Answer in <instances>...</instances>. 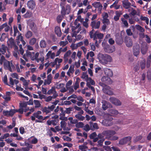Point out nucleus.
<instances>
[{
    "mask_svg": "<svg viewBox=\"0 0 151 151\" xmlns=\"http://www.w3.org/2000/svg\"><path fill=\"white\" fill-rule=\"evenodd\" d=\"M3 65L5 70H9L10 72H12V68L14 69L15 68L14 65L12 63H10L9 61L6 60L4 62Z\"/></svg>",
    "mask_w": 151,
    "mask_h": 151,
    "instance_id": "4",
    "label": "nucleus"
},
{
    "mask_svg": "<svg viewBox=\"0 0 151 151\" xmlns=\"http://www.w3.org/2000/svg\"><path fill=\"white\" fill-rule=\"evenodd\" d=\"M94 55V53L93 51H91L89 52H88L86 55V59L88 60L89 56H90L91 58H93Z\"/></svg>",
    "mask_w": 151,
    "mask_h": 151,
    "instance_id": "33",
    "label": "nucleus"
},
{
    "mask_svg": "<svg viewBox=\"0 0 151 151\" xmlns=\"http://www.w3.org/2000/svg\"><path fill=\"white\" fill-rule=\"evenodd\" d=\"M121 21L124 27H128V24L127 20L124 18H121Z\"/></svg>",
    "mask_w": 151,
    "mask_h": 151,
    "instance_id": "30",
    "label": "nucleus"
},
{
    "mask_svg": "<svg viewBox=\"0 0 151 151\" xmlns=\"http://www.w3.org/2000/svg\"><path fill=\"white\" fill-rule=\"evenodd\" d=\"M42 114V112L41 111H38L37 112L34 113L33 114V116L31 117V120L33 121L35 120V118L38 119L39 120H35L36 122H42V119H43V116L40 115Z\"/></svg>",
    "mask_w": 151,
    "mask_h": 151,
    "instance_id": "3",
    "label": "nucleus"
},
{
    "mask_svg": "<svg viewBox=\"0 0 151 151\" xmlns=\"http://www.w3.org/2000/svg\"><path fill=\"white\" fill-rule=\"evenodd\" d=\"M81 78L83 79H85L86 81H88L89 78L88 77V76L87 74L86 73L83 72L81 77Z\"/></svg>",
    "mask_w": 151,
    "mask_h": 151,
    "instance_id": "31",
    "label": "nucleus"
},
{
    "mask_svg": "<svg viewBox=\"0 0 151 151\" xmlns=\"http://www.w3.org/2000/svg\"><path fill=\"white\" fill-rule=\"evenodd\" d=\"M145 41L148 43H150L151 42V40L149 37L147 35H145Z\"/></svg>",
    "mask_w": 151,
    "mask_h": 151,
    "instance_id": "57",
    "label": "nucleus"
},
{
    "mask_svg": "<svg viewBox=\"0 0 151 151\" xmlns=\"http://www.w3.org/2000/svg\"><path fill=\"white\" fill-rule=\"evenodd\" d=\"M60 6L62 8L61 11V13L62 15H58L56 18L57 21L58 23L61 22L66 14V10L65 9L63 3H60Z\"/></svg>",
    "mask_w": 151,
    "mask_h": 151,
    "instance_id": "2",
    "label": "nucleus"
},
{
    "mask_svg": "<svg viewBox=\"0 0 151 151\" xmlns=\"http://www.w3.org/2000/svg\"><path fill=\"white\" fill-rule=\"evenodd\" d=\"M3 81L6 85L10 86L9 85L7 82V78L6 75H5L4 76Z\"/></svg>",
    "mask_w": 151,
    "mask_h": 151,
    "instance_id": "56",
    "label": "nucleus"
},
{
    "mask_svg": "<svg viewBox=\"0 0 151 151\" xmlns=\"http://www.w3.org/2000/svg\"><path fill=\"white\" fill-rule=\"evenodd\" d=\"M51 51H49L47 53V54L46 55V60H47L49 59L50 57V55L51 54Z\"/></svg>",
    "mask_w": 151,
    "mask_h": 151,
    "instance_id": "62",
    "label": "nucleus"
},
{
    "mask_svg": "<svg viewBox=\"0 0 151 151\" xmlns=\"http://www.w3.org/2000/svg\"><path fill=\"white\" fill-rule=\"evenodd\" d=\"M98 58L100 62L104 65L111 62L112 60L111 57L107 54L100 53L98 55Z\"/></svg>",
    "mask_w": 151,
    "mask_h": 151,
    "instance_id": "1",
    "label": "nucleus"
},
{
    "mask_svg": "<svg viewBox=\"0 0 151 151\" xmlns=\"http://www.w3.org/2000/svg\"><path fill=\"white\" fill-rule=\"evenodd\" d=\"M69 91V92L70 94H72L74 91L73 87L72 86L70 87L67 86V91Z\"/></svg>",
    "mask_w": 151,
    "mask_h": 151,
    "instance_id": "41",
    "label": "nucleus"
},
{
    "mask_svg": "<svg viewBox=\"0 0 151 151\" xmlns=\"http://www.w3.org/2000/svg\"><path fill=\"white\" fill-rule=\"evenodd\" d=\"M132 139V137L130 136L125 137L119 141V144L120 145H124L127 143L130 142Z\"/></svg>",
    "mask_w": 151,
    "mask_h": 151,
    "instance_id": "7",
    "label": "nucleus"
},
{
    "mask_svg": "<svg viewBox=\"0 0 151 151\" xmlns=\"http://www.w3.org/2000/svg\"><path fill=\"white\" fill-rule=\"evenodd\" d=\"M25 54L27 57V58H30L32 60V58L33 57V56H32V54L30 52L27 50Z\"/></svg>",
    "mask_w": 151,
    "mask_h": 151,
    "instance_id": "44",
    "label": "nucleus"
},
{
    "mask_svg": "<svg viewBox=\"0 0 151 151\" xmlns=\"http://www.w3.org/2000/svg\"><path fill=\"white\" fill-rule=\"evenodd\" d=\"M101 4L100 2H95L92 4L93 6L95 7V8H97Z\"/></svg>",
    "mask_w": 151,
    "mask_h": 151,
    "instance_id": "46",
    "label": "nucleus"
},
{
    "mask_svg": "<svg viewBox=\"0 0 151 151\" xmlns=\"http://www.w3.org/2000/svg\"><path fill=\"white\" fill-rule=\"evenodd\" d=\"M126 32L128 36H132L133 35V33L132 32L130 28L127 29L126 30Z\"/></svg>",
    "mask_w": 151,
    "mask_h": 151,
    "instance_id": "52",
    "label": "nucleus"
},
{
    "mask_svg": "<svg viewBox=\"0 0 151 151\" xmlns=\"http://www.w3.org/2000/svg\"><path fill=\"white\" fill-rule=\"evenodd\" d=\"M135 27L136 29L140 32H145V30L144 28L139 25H136Z\"/></svg>",
    "mask_w": 151,
    "mask_h": 151,
    "instance_id": "29",
    "label": "nucleus"
},
{
    "mask_svg": "<svg viewBox=\"0 0 151 151\" xmlns=\"http://www.w3.org/2000/svg\"><path fill=\"white\" fill-rule=\"evenodd\" d=\"M124 42L127 46L129 47L132 45V41L130 37L129 36H126L124 39Z\"/></svg>",
    "mask_w": 151,
    "mask_h": 151,
    "instance_id": "11",
    "label": "nucleus"
},
{
    "mask_svg": "<svg viewBox=\"0 0 151 151\" xmlns=\"http://www.w3.org/2000/svg\"><path fill=\"white\" fill-rule=\"evenodd\" d=\"M75 117L80 121H83L85 118L84 116L79 114H77L76 115Z\"/></svg>",
    "mask_w": 151,
    "mask_h": 151,
    "instance_id": "32",
    "label": "nucleus"
},
{
    "mask_svg": "<svg viewBox=\"0 0 151 151\" xmlns=\"http://www.w3.org/2000/svg\"><path fill=\"white\" fill-rule=\"evenodd\" d=\"M110 105V104L109 103H108L106 101H105L104 103H103L102 105V108L104 110H105L108 108V105Z\"/></svg>",
    "mask_w": 151,
    "mask_h": 151,
    "instance_id": "26",
    "label": "nucleus"
},
{
    "mask_svg": "<svg viewBox=\"0 0 151 151\" xmlns=\"http://www.w3.org/2000/svg\"><path fill=\"white\" fill-rule=\"evenodd\" d=\"M113 119V118H111L109 120L108 119L105 120V121L103 122L104 125L106 127L111 126L112 124V122H111V121Z\"/></svg>",
    "mask_w": 151,
    "mask_h": 151,
    "instance_id": "21",
    "label": "nucleus"
},
{
    "mask_svg": "<svg viewBox=\"0 0 151 151\" xmlns=\"http://www.w3.org/2000/svg\"><path fill=\"white\" fill-rule=\"evenodd\" d=\"M84 127L83 129L86 131H88L91 129L90 127L88 124H86Z\"/></svg>",
    "mask_w": 151,
    "mask_h": 151,
    "instance_id": "54",
    "label": "nucleus"
},
{
    "mask_svg": "<svg viewBox=\"0 0 151 151\" xmlns=\"http://www.w3.org/2000/svg\"><path fill=\"white\" fill-rule=\"evenodd\" d=\"M133 52L134 55L136 56L139 55L140 52V47L138 45H136L133 47Z\"/></svg>",
    "mask_w": 151,
    "mask_h": 151,
    "instance_id": "14",
    "label": "nucleus"
},
{
    "mask_svg": "<svg viewBox=\"0 0 151 151\" xmlns=\"http://www.w3.org/2000/svg\"><path fill=\"white\" fill-rule=\"evenodd\" d=\"M102 15L103 19L108 18L109 17L108 14L107 12H104V13L102 14Z\"/></svg>",
    "mask_w": 151,
    "mask_h": 151,
    "instance_id": "63",
    "label": "nucleus"
},
{
    "mask_svg": "<svg viewBox=\"0 0 151 151\" xmlns=\"http://www.w3.org/2000/svg\"><path fill=\"white\" fill-rule=\"evenodd\" d=\"M17 112H19L21 114H23V111L22 108L21 107L20 109H11L9 111V116H12L14 115L15 113Z\"/></svg>",
    "mask_w": 151,
    "mask_h": 151,
    "instance_id": "13",
    "label": "nucleus"
},
{
    "mask_svg": "<svg viewBox=\"0 0 151 151\" xmlns=\"http://www.w3.org/2000/svg\"><path fill=\"white\" fill-rule=\"evenodd\" d=\"M37 39L35 38L31 39L29 41V44L30 45H34L36 42Z\"/></svg>",
    "mask_w": 151,
    "mask_h": 151,
    "instance_id": "34",
    "label": "nucleus"
},
{
    "mask_svg": "<svg viewBox=\"0 0 151 151\" xmlns=\"http://www.w3.org/2000/svg\"><path fill=\"white\" fill-rule=\"evenodd\" d=\"M7 43L9 47L12 48L13 47V46L15 45V43L14 40L12 37H11L8 40L7 42Z\"/></svg>",
    "mask_w": 151,
    "mask_h": 151,
    "instance_id": "18",
    "label": "nucleus"
},
{
    "mask_svg": "<svg viewBox=\"0 0 151 151\" xmlns=\"http://www.w3.org/2000/svg\"><path fill=\"white\" fill-rule=\"evenodd\" d=\"M111 87L105 85L103 88L102 90L105 93L109 95H112L113 94V92L110 90Z\"/></svg>",
    "mask_w": 151,
    "mask_h": 151,
    "instance_id": "6",
    "label": "nucleus"
},
{
    "mask_svg": "<svg viewBox=\"0 0 151 151\" xmlns=\"http://www.w3.org/2000/svg\"><path fill=\"white\" fill-rule=\"evenodd\" d=\"M27 104L26 102H24L23 103H21L19 104V108L21 107L22 109L23 113L24 112H26L29 110V107H27Z\"/></svg>",
    "mask_w": 151,
    "mask_h": 151,
    "instance_id": "10",
    "label": "nucleus"
},
{
    "mask_svg": "<svg viewBox=\"0 0 151 151\" xmlns=\"http://www.w3.org/2000/svg\"><path fill=\"white\" fill-rule=\"evenodd\" d=\"M42 111L43 112L46 113V114L50 112V111L49 110L48 107H45L42 108Z\"/></svg>",
    "mask_w": 151,
    "mask_h": 151,
    "instance_id": "37",
    "label": "nucleus"
},
{
    "mask_svg": "<svg viewBox=\"0 0 151 151\" xmlns=\"http://www.w3.org/2000/svg\"><path fill=\"white\" fill-rule=\"evenodd\" d=\"M110 113L114 115H117L118 114L119 112L116 109H111L110 110Z\"/></svg>",
    "mask_w": 151,
    "mask_h": 151,
    "instance_id": "45",
    "label": "nucleus"
},
{
    "mask_svg": "<svg viewBox=\"0 0 151 151\" xmlns=\"http://www.w3.org/2000/svg\"><path fill=\"white\" fill-rule=\"evenodd\" d=\"M103 23L104 24H106L107 25L110 23V21L108 19V18L106 19H103L102 20Z\"/></svg>",
    "mask_w": 151,
    "mask_h": 151,
    "instance_id": "53",
    "label": "nucleus"
},
{
    "mask_svg": "<svg viewBox=\"0 0 151 151\" xmlns=\"http://www.w3.org/2000/svg\"><path fill=\"white\" fill-rule=\"evenodd\" d=\"M122 5L124 8L125 9H128L131 7V3L128 0H123L122 1Z\"/></svg>",
    "mask_w": 151,
    "mask_h": 151,
    "instance_id": "15",
    "label": "nucleus"
},
{
    "mask_svg": "<svg viewBox=\"0 0 151 151\" xmlns=\"http://www.w3.org/2000/svg\"><path fill=\"white\" fill-rule=\"evenodd\" d=\"M8 49V48L5 45L2 44L1 47L0 49V51L2 54H4L6 51V50Z\"/></svg>",
    "mask_w": 151,
    "mask_h": 151,
    "instance_id": "22",
    "label": "nucleus"
},
{
    "mask_svg": "<svg viewBox=\"0 0 151 151\" xmlns=\"http://www.w3.org/2000/svg\"><path fill=\"white\" fill-rule=\"evenodd\" d=\"M58 58H56L54 62H51L50 63V64H52V66L54 67L55 65L57 64Z\"/></svg>",
    "mask_w": 151,
    "mask_h": 151,
    "instance_id": "60",
    "label": "nucleus"
},
{
    "mask_svg": "<svg viewBox=\"0 0 151 151\" xmlns=\"http://www.w3.org/2000/svg\"><path fill=\"white\" fill-rule=\"evenodd\" d=\"M105 73H106L108 77L103 76L101 78V81H105L106 80L108 79V78L110 79L109 77L112 76L113 75L112 71L110 70H107L105 72Z\"/></svg>",
    "mask_w": 151,
    "mask_h": 151,
    "instance_id": "12",
    "label": "nucleus"
},
{
    "mask_svg": "<svg viewBox=\"0 0 151 151\" xmlns=\"http://www.w3.org/2000/svg\"><path fill=\"white\" fill-rule=\"evenodd\" d=\"M32 35V33L31 31H27L25 35V36L27 39L30 38Z\"/></svg>",
    "mask_w": 151,
    "mask_h": 151,
    "instance_id": "28",
    "label": "nucleus"
},
{
    "mask_svg": "<svg viewBox=\"0 0 151 151\" xmlns=\"http://www.w3.org/2000/svg\"><path fill=\"white\" fill-rule=\"evenodd\" d=\"M64 84L63 83L57 84L56 86V88L58 89H60L64 87Z\"/></svg>",
    "mask_w": 151,
    "mask_h": 151,
    "instance_id": "55",
    "label": "nucleus"
},
{
    "mask_svg": "<svg viewBox=\"0 0 151 151\" xmlns=\"http://www.w3.org/2000/svg\"><path fill=\"white\" fill-rule=\"evenodd\" d=\"M40 45L42 48H45L46 46V44L45 41L44 40H41L40 42Z\"/></svg>",
    "mask_w": 151,
    "mask_h": 151,
    "instance_id": "27",
    "label": "nucleus"
},
{
    "mask_svg": "<svg viewBox=\"0 0 151 151\" xmlns=\"http://www.w3.org/2000/svg\"><path fill=\"white\" fill-rule=\"evenodd\" d=\"M55 91V88L54 87H52L51 89L49 90L47 92V93L48 95L53 93Z\"/></svg>",
    "mask_w": 151,
    "mask_h": 151,
    "instance_id": "43",
    "label": "nucleus"
},
{
    "mask_svg": "<svg viewBox=\"0 0 151 151\" xmlns=\"http://www.w3.org/2000/svg\"><path fill=\"white\" fill-rule=\"evenodd\" d=\"M85 111L88 114L92 115L93 114V111H91L88 109V107L85 106L84 109Z\"/></svg>",
    "mask_w": 151,
    "mask_h": 151,
    "instance_id": "38",
    "label": "nucleus"
},
{
    "mask_svg": "<svg viewBox=\"0 0 151 151\" xmlns=\"http://www.w3.org/2000/svg\"><path fill=\"white\" fill-rule=\"evenodd\" d=\"M145 65L146 62L145 61L140 63V67L142 70L144 69L145 68Z\"/></svg>",
    "mask_w": 151,
    "mask_h": 151,
    "instance_id": "47",
    "label": "nucleus"
},
{
    "mask_svg": "<svg viewBox=\"0 0 151 151\" xmlns=\"http://www.w3.org/2000/svg\"><path fill=\"white\" fill-rule=\"evenodd\" d=\"M39 53L38 52H37L35 55L34 56H33V57L32 58V60H36L37 62V63H39L40 60V59L38 58V56L39 55Z\"/></svg>",
    "mask_w": 151,
    "mask_h": 151,
    "instance_id": "24",
    "label": "nucleus"
},
{
    "mask_svg": "<svg viewBox=\"0 0 151 151\" xmlns=\"http://www.w3.org/2000/svg\"><path fill=\"white\" fill-rule=\"evenodd\" d=\"M83 122H78L75 125L76 127L78 128H82L83 127Z\"/></svg>",
    "mask_w": 151,
    "mask_h": 151,
    "instance_id": "39",
    "label": "nucleus"
},
{
    "mask_svg": "<svg viewBox=\"0 0 151 151\" xmlns=\"http://www.w3.org/2000/svg\"><path fill=\"white\" fill-rule=\"evenodd\" d=\"M142 138V137L141 135H139L137 136L134 139V142H136L140 140Z\"/></svg>",
    "mask_w": 151,
    "mask_h": 151,
    "instance_id": "42",
    "label": "nucleus"
},
{
    "mask_svg": "<svg viewBox=\"0 0 151 151\" xmlns=\"http://www.w3.org/2000/svg\"><path fill=\"white\" fill-rule=\"evenodd\" d=\"M79 87V85L78 82L77 81L75 84L74 86V89L75 90H76Z\"/></svg>",
    "mask_w": 151,
    "mask_h": 151,
    "instance_id": "61",
    "label": "nucleus"
},
{
    "mask_svg": "<svg viewBox=\"0 0 151 151\" xmlns=\"http://www.w3.org/2000/svg\"><path fill=\"white\" fill-rule=\"evenodd\" d=\"M34 102L35 105V108H39L41 106V104L39 101L37 100H34Z\"/></svg>",
    "mask_w": 151,
    "mask_h": 151,
    "instance_id": "35",
    "label": "nucleus"
},
{
    "mask_svg": "<svg viewBox=\"0 0 151 151\" xmlns=\"http://www.w3.org/2000/svg\"><path fill=\"white\" fill-rule=\"evenodd\" d=\"M103 34L101 33H100V34H98L97 35H93L91 38H93L94 40H97V39L101 40L103 38Z\"/></svg>",
    "mask_w": 151,
    "mask_h": 151,
    "instance_id": "17",
    "label": "nucleus"
},
{
    "mask_svg": "<svg viewBox=\"0 0 151 151\" xmlns=\"http://www.w3.org/2000/svg\"><path fill=\"white\" fill-rule=\"evenodd\" d=\"M102 134L104 136H107L109 139L110 137L116 134V132L115 131L113 130H107L103 131Z\"/></svg>",
    "mask_w": 151,
    "mask_h": 151,
    "instance_id": "5",
    "label": "nucleus"
},
{
    "mask_svg": "<svg viewBox=\"0 0 151 151\" xmlns=\"http://www.w3.org/2000/svg\"><path fill=\"white\" fill-rule=\"evenodd\" d=\"M123 42V40L121 37H119L116 38V44L119 45L122 44Z\"/></svg>",
    "mask_w": 151,
    "mask_h": 151,
    "instance_id": "25",
    "label": "nucleus"
},
{
    "mask_svg": "<svg viewBox=\"0 0 151 151\" xmlns=\"http://www.w3.org/2000/svg\"><path fill=\"white\" fill-rule=\"evenodd\" d=\"M5 60H6L5 59V57L3 55H1L0 58V64L2 65L3 62L4 63Z\"/></svg>",
    "mask_w": 151,
    "mask_h": 151,
    "instance_id": "59",
    "label": "nucleus"
},
{
    "mask_svg": "<svg viewBox=\"0 0 151 151\" xmlns=\"http://www.w3.org/2000/svg\"><path fill=\"white\" fill-rule=\"evenodd\" d=\"M100 21H99L96 22V20H94L91 22L90 25L92 29H98L100 27Z\"/></svg>",
    "mask_w": 151,
    "mask_h": 151,
    "instance_id": "9",
    "label": "nucleus"
},
{
    "mask_svg": "<svg viewBox=\"0 0 151 151\" xmlns=\"http://www.w3.org/2000/svg\"><path fill=\"white\" fill-rule=\"evenodd\" d=\"M27 5L29 9H33L35 7V1L33 0H30L28 1Z\"/></svg>",
    "mask_w": 151,
    "mask_h": 151,
    "instance_id": "16",
    "label": "nucleus"
},
{
    "mask_svg": "<svg viewBox=\"0 0 151 151\" xmlns=\"http://www.w3.org/2000/svg\"><path fill=\"white\" fill-rule=\"evenodd\" d=\"M74 66H70L69 68L68 72L67 73V74L68 75H69L70 74L69 73H72V72H73L74 70Z\"/></svg>",
    "mask_w": 151,
    "mask_h": 151,
    "instance_id": "51",
    "label": "nucleus"
},
{
    "mask_svg": "<svg viewBox=\"0 0 151 151\" xmlns=\"http://www.w3.org/2000/svg\"><path fill=\"white\" fill-rule=\"evenodd\" d=\"M147 77L148 80H151V70H148L147 72Z\"/></svg>",
    "mask_w": 151,
    "mask_h": 151,
    "instance_id": "49",
    "label": "nucleus"
},
{
    "mask_svg": "<svg viewBox=\"0 0 151 151\" xmlns=\"http://www.w3.org/2000/svg\"><path fill=\"white\" fill-rule=\"evenodd\" d=\"M104 50L106 52L110 53H112L115 50V47L114 46H108Z\"/></svg>",
    "mask_w": 151,
    "mask_h": 151,
    "instance_id": "20",
    "label": "nucleus"
},
{
    "mask_svg": "<svg viewBox=\"0 0 151 151\" xmlns=\"http://www.w3.org/2000/svg\"><path fill=\"white\" fill-rule=\"evenodd\" d=\"M14 30V36H16V34L18 33L19 34H20V32L18 30L17 27H13Z\"/></svg>",
    "mask_w": 151,
    "mask_h": 151,
    "instance_id": "48",
    "label": "nucleus"
},
{
    "mask_svg": "<svg viewBox=\"0 0 151 151\" xmlns=\"http://www.w3.org/2000/svg\"><path fill=\"white\" fill-rule=\"evenodd\" d=\"M61 127L63 128L64 130H65V122L64 121H62L60 122Z\"/></svg>",
    "mask_w": 151,
    "mask_h": 151,
    "instance_id": "50",
    "label": "nucleus"
},
{
    "mask_svg": "<svg viewBox=\"0 0 151 151\" xmlns=\"http://www.w3.org/2000/svg\"><path fill=\"white\" fill-rule=\"evenodd\" d=\"M55 32L58 36L60 37L61 35V31L60 27L56 26L55 28Z\"/></svg>",
    "mask_w": 151,
    "mask_h": 151,
    "instance_id": "19",
    "label": "nucleus"
},
{
    "mask_svg": "<svg viewBox=\"0 0 151 151\" xmlns=\"http://www.w3.org/2000/svg\"><path fill=\"white\" fill-rule=\"evenodd\" d=\"M90 45L91 46V49L93 51H94L96 50V47L95 45L91 43H90Z\"/></svg>",
    "mask_w": 151,
    "mask_h": 151,
    "instance_id": "64",
    "label": "nucleus"
},
{
    "mask_svg": "<svg viewBox=\"0 0 151 151\" xmlns=\"http://www.w3.org/2000/svg\"><path fill=\"white\" fill-rule=\"evenodd\" d=\"M61 51L63 52H65L66 51V47H65L63 49L62 48H60L59 50L57 51L56 55V56H58L61 53Z\"/></svg>",
    "mask_w": 151,
    "mask_h": 151,
    "instance_id": "36",
    "label": "nucleus"
},
{
    "mask_svg": "<svg viewBox=\"0 0 151 151\" xmlns=\"http://www.w3.org/2000/svg\"><path fill=\"white\" fill-rule=\"evenodd\" d=\"M90 126L91 129L92 130L94 129H99L97 124L96 123L91 124Z\"/></svg>",
    "mask_w": 151,
    "mask_h": 151,
    "instance_id": "23",
    "label": "nucleus"
},
{
    "mask_svg": "<svg viewBox=\"0 0 151 151\" xmlns=\"http://www.w3.org/2000/svg\"><path fill=\"white\" fill-rule=\"evenodd\" d=\"M97 134L96 132H93L91 133L90 135V137L91 139H93L97 136Z\"/></svg>",
    "mask_w": 151,
    "mask_h": 151,
    "instance_id": "58",
    "label": "nucleus"
},
{
    "mask_svg": "<svg viewBox=\"0 0 151 151\" xmlns=\"http://www.w3.org/2000/svg\"><path fill=\"white\" fill-rule=\"evenodd\" d=\"M109 100L111 102L116 106H120L121 105L120 100L114 97H111Z\"/></svg>",
    "mask_w": 151,
    "mask_h": 151,
    "instance_id": "8",
    "label": "nucleus"
},
{
    "mask_svg": "<svg viewBox=\"0 0 151 151\" xmlns=\"http://www.w3.org/2000/svg\"><path fill=\"white\" fill-rule=\"evenodd\" d=\"M119 139V137L116 136H112L110 137V138H109V139L111 141H114L117 140Z\"/></svg>",
    "mask_w": 151,
    "mask_h": 151,
    "instance_id": "40",
    "label": "nucleus"
}]
</instances>
